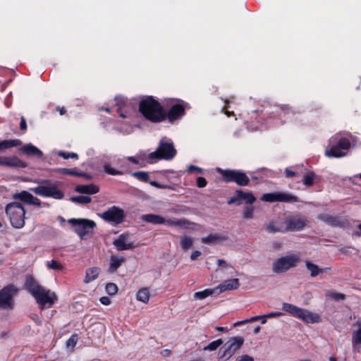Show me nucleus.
<instances>
[{
	"label": "nucleus",
	"instance_id": "55",
	"mask_svg": "<svg viewBox=\"0 0 361 361\" xmlns=\"http://www.w3.org/2000/svg\"><path fill=\"white\" fill-rule=\"evenodd\" d=\"M20 129L23 131L27 130V123L24 116H22L20 118Z\"/></svg>",
	"mask_w": 361,
	"mask_h": 361
},
{
	"label": "nucleus",
	"instance_id": "60",
	"mask_svg": "<svg viewBox=\"0 0 361 361\" xmlns=\"http://www.w3.org/2000/svg\"><path fill=\"white\" fill-rule=\"evenodd\" d=\"M216 263L219 267L224 266V267H225L226 269L231 267V266L227 264L226 262L224 259H217Z\"/></svg>",
	"mask_w": 361,
	"mask_h": 361
},
{
	"label": "nucleus",
	"instance_id": "38",
	"mask_svg": "<svg viewBox=\"0 0 361 361\" xmlns=\"http://www.w3.org/2000/svg\"><path fill=\"white\" fill-rule=\"evenodd\" d=\"M116 105L118 106L117 111L122 118H126V115L123 113V107L126 105L127 99L121 97H116Z\"/></svg>",
	"mask_w": 361,
	"mask_h": 361
},
{
	"label": "nucleus",
	"instance_id": "16",
	"mask_svg": "<svg viewBox=\"0 0 361 361\" xmlns=\"http://www.w3.org/2000/svg\"><path fill=\"white\" fill-rule=\"evenodd\" d=\"M256 200L254 195L250 192H245L242 190H237L233 197L228 201V204L240 205L243 203L251 204Z\"/></svg>",
	"mask_w": 361,
	"mask_h": 361
},
{
	"label": "nucleus",
	"instance_id": "56",
	"mask_svg": "<svg viewBox=\"0 0 361 361\" xmlns=\"http://www.w3.org/2000/svg\"><path fill=\"white\" fill-rule=\"evenodd\" d=\"M283 315V313L281 312H272L269 314H265V317H267L268 318H272V317H278Z\"/></svg>",
	"mask_w": 361,
	"mask_h": 361
},
{
	"label": "nucleus",
	"instance_id": "51",
	"mask_svg": "<svg viewBox=\"0 0 361 361\" xmlns=\"http://www.w3.org/2000/svg\"><path fill=\"white\" fill-rule=\"evenodd\" d=\"M207 181L204 177L200 176L196 180V185L197 188H204L207 185Z\"/></svg>",
	"mask_w": 361,
	"mask_h": 361
},
{
	"label": "nucleus",
	"instance_id": "46",
	"mask_svg": "<svg viewBox=\"0 0 361 361\" xmlns=\"http://www.w3.org/2000/svg\"><path fill=\"white\" fill-rule=\"evenodd\" d=\"M105 290L109 295H114L118 292V286L116 283H108L106 285Z\"/></svg>",
	"mask_w": 361,
	"mask_h": 361
},
{
	"label": "nucleus",
	"instance_id": "3",
	"mask_svg": "<svg viewBox=\"0 0 361 361\" xmlns=\"http://www.w3.org/2000/svg\"><path fill=\"white\" fill-rule=\"evenodd\" d=\"M350 147L351 143L348 138L335 135L328 140L324 155L329 158H341L348 154Z\"/></svg>",
	"mask_w": 361,
	"mask_h": 361
},
{
	"label": "nucleus",
	"instance_id": "47",
	"mask_svg": "<svg viewBox=\"0 0 361 361\" xmlns=\"http://www.w3.org/2000/svg\"><path fill=\"white\" fill-rule=\"evenodd\" d=\"M104 170L106 173L112 175V176L123 174L122 171L112 168L109 164H104Z\"/></svg>",
	"mask_w": 361,
	"mask_h": 361
},
{
	"label": "nucleus",
	"instance_id": "29",
	"mask_svg": "<svg viewBox=\"0 0 361 361\" xmlns=\"http://www.w3.org/2000/svg\"><path fill=\"white\" fill-rule=\"evenodd\" d=\"M305 266L307 269L310 271V276L312 277L318 276L319 274L323 273L324 270L331 269V267H325L324 269L319 268L317 264L310 261H307L305 262Z\"/></svg>",
	"mask_w": 361,
	"mask_h": 361
},
{
	"label": "nucleus",
	"instance_id": "59",
	"mask_svg": "<svg viewBox=\"0 0 361 361\" xmlns=\"http://www.w3.org/2000/svg\"><path fill=\"white\" fill-rule=\"evenodd\" d=\"M201 254H202L201 252L198 251V250H195V251L192 252L190 255L191 260H192V261L196 260L201 255Z\"/></svg>",
	"mask_w": 361,
	"mask_h": 361
},
{
	"label": "nucleus",
	"instance_id": "9",
	"mask_svg": "<svg viewBox=\"0 0 361 361\" xmlns=\"http://www.w3.org/2000/svg\"><path fill=\"white\" fill-rule=\"evenodd\" d=\"M300 261V257L295 254H291L277 259L272 264V271L275 274H281L291 268L296 267Z\"/></svg>",
	"mask_w": 361,
	"mask_h": 361
},
{
	"label": "nucleus",
	"instance_id": "26",
	"mask_svg": "<svg viewBox=\"0 0 361 361\" xmlns=\"http://www.w3.org/2000/svg\"><path fill=\"white\" fill-rule=\"evenodd\" d=\"M81 240H87L93 234L94 227H72Z\"/></svg>",
	"mask_w": 361,
	"mask_h": 361
},
{
	"label": "nucleus",
	"instance_id": "53",
	"mask_svg": "<svg viewBox=\"0 0 361 361\" xmlns=\"http://www.w3.org/2000/svg\"><path fill=\"white\" fill-rule=\"evenodd\" d=\"M236 361H254V358L248 355L238 356Z\"/></svg>",
	"mask_w": 361,
	"mask_h": 361
},
{
	"label": "nucleus",
	"instance_id": "39",
	"mask_svg": "<svg viewBox=\"0 0 361 361\" xmlns=\"http://www.w3.org/2000/svg\"><path fill=\"white\" fill-rule=\"evenodd\" d=\"M224 343L221 338H219L209 343L207 346L204 347V350L214 351L216 350Z\"/></svg>",
	"mask_w": 361,
	"mask_h": 361
},
{
	"label": "nucleus",
	"instance_id": "35",
	"mask_svg": "<svg viewBox=\"0 0 361 361\" xmlns=\"http://www.w3.org/2000/svg\"><path fill=\"white\" fill-rule=\"evenodd\" d=\"M317 179V176L313 171H309L307 174L304 175L302 178V183L306 187L312 186L314 181Z\"/></svg>",
	"mask_w": 361,
	"mask_h": 361
},
{
	"label": "nucleus",
	"instance_id": "8",
	"mask_svg": "<svg viewBox=\"0 0 361 361\" xmlns=\"http://www.w3.org/2000/svg\"><path fill=\"white\" fill-rule=\"evenodd\" d=\"M42 183V185L33 188L31 190L35 194L42 197H52L56 200H61L64 197L63 192L50 180H45Z\"/></svg>",
	"mask_w": 361,
	"mask_h": 361
},
{
	"label": "nucleus",
	"instance_id": "4",
	"mask_svg": "<svg viewBox=\"0 0 361 361\" xmlns=\"http://www.w3.org/2000/svg\"><path fill=\"white\" fill-rule=\"evenodd\" d=\"M177 154L176 149L171 139L162 138L156 151L148 154L145 158L147 163L152 164L158 160H171Z\"/></svg>",
	"mask_w": 361,
	"mask_h": 361
},
{
	"label": "nucleus",
	"instance_id": "24",
	"mask_svg": "<svg viewBox=\"0 0 361 361\" xmlns=\"http://www.w3.org/2000/svg\"><path fill=\"white\" fill-rule=\"evenodd\" d=\"M20 151L28 156H36L38 158H42L43 156L42 152L32 144L24 145L20 148Z\"/></svg>",
	"mask_w": 361,
	"mask_h": 361
},
{
	"label": "nucleus",
	"instance_id": "54",
	"mask_svg": "<svg viewBox=\"0 0 361 361\" xmlns=\"http://www.w3.org/2000/svg\"><path fill=\"white\" fill-rule=\"evenodd\" d=\"M288 226H306L305 222L303 220L298 219L297 221H290Z\"/></svg>",
	"mask_w": 361,
	"mask_h": 361
},
{
	"label": "nucleus",
	"instance_id": "6",
	"mask_svg": "<svg viewBox=\"0 0 361 361\" xmlns=\"http://www.w3.org/2000/svg\"><path fill=\"white\" fill-rule=\"evenodd\" d=\"M217 171L225 183H235L238 186H247L250 183L249 177L243 171L218 169Z\"/></svg>",
	"mask_w": 361,
	"mask_h": 361
},
{
	"label": "nucleus",
	"instance_id": "1",
	"mask_svg": "<svg viewBox=\"0 0 361 361\" xmlns=\"http://www.w3.org/2000/svg\"><path fill=\"white\" fill-rule=\"evenodd\" d=\"M24 288L32 295L41 310L51 307L58 300L54 292L39 285L31 275L26 276Z\"/></svg>",
	"mask_w": 361,
	"mask_h": 361
},
{
	"label": "nucleus",
	"instance_id": "14",
	"mask_svg": "<svg viewBox=\"0 0 361 361\" xmlns=\"http://www.w3.org/2000/svg\"><path fill=\"white\" fill-rule=\"evenodd\" d=\"M263 115H267L269 118H279L280 119H286L289 116L293 115V111L288 105H275L266 109L265 108L261 111Z\"/></svg>",
	"mask_w": 361,
	"mask_h": 361
},
{
	"label": "nucleus",
	"instance_id": "12",
	"mask_svg": "<svg viewBox=\"0 0 361 361\" xmlns=\"http://www.w3.org/2000/svg\"><path fill=\"white\" fill-rule=\"evenodd\" d=\"M100 216L108 223L118 225L123 223L126 214L123 209L117 206H112L108 208L107 210L102 212L100 214Z\"/></svg>",
	"mask_w": 361,
	"mask_h": 361
},
{
	"label": "nucleus",
	"instance_id": "44",
	"mask_svg": "<svg viewBox=\"0 0 361 361\" xmlns=\"http://www.w3.org/2000/svg\"><path fill=\"white\" fill-rule=\"evenodd\" d=\"M47 266L49 269H53L55 271H61L63 268L62 264H59L57 261H56L54 259L48 261L47 262Z\"/></svg>",
	"mask_w": 361,
	"mask_h": 361
},
{
	"label": "nucleus",
	"instance_id": "13",
	"mask_svg": "<svg viewBox=\"0 0 361 361\" xmlns=\"http://www.w3.org/2000/svg\"><path fill=\"white\" fill-rule=\"evenodd\" d=\"M244 343V338L241 336H235L231 338L225 343V349L222 354L219 355V360H229L234 353L239 350Z\"/></svg>",
	"mask_w": 361,
	"mask_h": 361
},
{
	"label": "nucleus",
	"instance_id": "10",
	"mask_svg": "<svg viewBox=\"0 0 361 361\" xmlns=\"http://www.w3.org/2000/svg\"><path fill=\"white\" fill-rule=\"evenodd\" d=\"M174 101L176 104H171V108L166 113L164 109V121L168 120L169 123H173L174 121L180 119L185 114V109L188 104L180 99H171V103Z\"/></svg>",
	"mask_w": 361,
	"mask_h": 361
},
{
	"label": "nucleus",
	"instance_id": "7",
	"mask_svg": "<svg viewBox=\"0 0 361 361\" xmlns=\"http://www.w3.org/2000/svg\"><path fill=\"white\" fill-rule=\"evenodd\" d=\"M11 226H24L25 219V210L20 203L13 202L8 203L5 208Z\"/></svg>",
	"mask_w": 361,
	"mask_h": 361
},
{
	"label": "nucleus",
	"instance_id": "62",
	"mask_svg": "<svg viewBox=\"0 0 361 361\" xmlns=\"http://www.w3.org/2000/svg\"><path fill=\"white\" fill-rule=\"evenodd\" d=\"M246 323H249L247 319H245V320L238 321L235 323H234L233 326L234 327H236V326H240V325L246 324Z\"/></svg>",
	"mask_w": 361,
	"mask_h": 361
},
{
	"label": "nucleus",
	"instance_id": "11",
	"mask_svg": "<svg viewBox=\"0 0 361 361\" xmlns=\"http://www.w3.org/2000/svg\"><path fill=\"white\" fill-rule=\"evenodd\" d=\"M18 289L13 284H8L0 290V309L11 310L14 305V295Z\"/></svg>",
	"mask_w": 361,
	"mask_h": 361
},
{
	"label": "nucleus",
	"instance_id": "27",
	"mask_svg": "<svg viewBox=\"0 0 361 361\" xmlns=\"http://www.w3.org/2000/svg\"><path fill=\"white\" fill-rule=\"evenodd\" d=\"M358 329L352 333V345L354 350L359 351L361 348V324L357 323Z\"/></svg>",
	"mask_w": 361,
	"mask_h": 361
},
{
	"label": "nucleus",
	"instance_id": "37",
	"mask_svg": "<svg viewBox=\"0 0 361 361\" xmlns=\"http://www.w3.org/2000/svg\"><path fill=\"white\" fill-rule=\"evenodd\" d=\"M192 244L193 240L191 237L188 235L180 237V245L184 251H186L188 249H190L192 247Z\"/></svg>",
	"mask_w": 361,
	"mask_h": 361
},
{
	"label": "nucleus",
	"instance_id": "41",
	"mask_svg": "<svg viewBox=\"0 0 361 361\" xmlns=\"http://www.w3.org/2000/svg\"><path fill=\"white\" fill-rule=\"evenodd\" d=\"M56 172L63 174L76 176L77 171L74 169L58 168L54 170Z\"/></svg>",
	"mask_w": 361,
	"mask_h": 361
},
{
	"label": "nucleus",
	"instance_id": "52",
	"mask_svg": "<svg viewBox=\"0 0 361 361\" xmlns=\"http://www.w3.org/2000/svg\"><path fill=\"white\" fill-rule=\"evenodd\" d=\"M254 210L252 207H246L243 211V216L250 219L252 217Z\"/></svg>",
	"mask_w": 361,
	"mask_h": 361
},
{
	"label": "nucleus",
	"instance_id": "2",
	"mask_svg": "<svg viewBox=\"0 0 361 361\" xmlns=\"http://www.w3.org/2000/svg\"><path fill=\"white\" fill-rule=\"evenodd\" d=\"M138 109L140 114L152 123L164 121V107L153 96H147L142 99Z\"/></svg>",
	"mask_w": 361,
	"mask_h": 361
},
{
	"label": "nucleus",
	"instance_id": "64",
	"mask_svg": "<svg viewBox=\"0 0 361 361\" xmlns=\"http://www.w3.org/2000/svg\"><path fill=\"white\" fill-rule=\"evenodd\" d=\"M215 329L218 331H224V332L228 331V330L226 327H222V326H216V327H215Z\"/></svg>",
	"mask_w": 361,
	"mask_h": 361
},
{
	"label": "nucleus",
	"instance_id": "20",
	"mask_svg": "<svg viewBox=\"0 0 361 361\" xmlns=\"http://www.w3.org/2000/svg\"><path fill=\"white\" fill-rule=\"evenodd\" d=\"M113 244L118 251L133 250L135 248L133 243L128 240V235L126 233L120 235L118 238L113 242Z\"/></svg>",
	"mask_w": 361,
	"mask_h": 361
},
{
	"label": "nucleus",
	"instance_id": "18",
	"mask_svg": "<svg viewBox=\"0 0 361 361\" xmlns=\"http://www.w3.org/2000/svg\"><path fill=\"white\" fill-rule=\"evenodd\" d=\"M13 198L28 204L37 205L38 207H40L42 204V202L39 199L34 197L30 192L26 190H22L20 192L13 194Z\"/></svg>",
	"mask_w": 361,
	"mask_h": 361
},
{
	"label": "nucleus",
	"instance_id": "57",
	"mask_svg": "<svg viewBox=\"0 0 361 361\" xmlns=\"http://www.w3.org/2000/svg\"><path fill=\"white\" fill-rule=\"evenodd\" d=\"M76 176L78 177H83L87 180H91L92 179V176L90 175L89 173H85V172H78L77 171V174H76Z\"/></svg>",
	"mask_w": 361,
	"mask_h": 361
},
{
	"label": "nucleus",
	"instance_id": "21",
	"mask_svg": "<svg viewBox=\"0 0 361 361\" xmlns=\"http://www.w3.org/2000/svg\"><path fill=\"white\" fill-rule=\"evenodd\" d=\"M240 286V281L238 279H228L222 282L216 288L217 295L226 290H235Z\"/></svg>",
	"mask_w": 361,
	"mask_h": 361
},
{
	"label": "nucleus",
	"instance_id": "49",
	"mask_svg": "<svg viewBox=\"0 0 361 361\" xmlns=\"http://www.w3.org/2000/svg\"><path fill=\"white\" fill-rule=\"evenodd\" d=\"M348 228L347 232L353 237H360L361 236V227H346Z\"/></svg>",
	"mask_w": 361,
	"mask_h": 361
},
{
	"label": "nucleus",
	"instance_id": "63",
	"mask_svg": "<svg viewBox=\"0 0 361 361\" xmlns=\"http://www.w3.org/2000/svg\"><path fill=\"white\" fill-rule=\"evenodd\" d=\"M128 160L133 164H137L139 163L137 158L135 157H128Z\"/></svg>",
	"mask_w": 361,
	"mask_h": 361
},
{
	"label": "nucleus",
	"instance_id": "28",
	"mask_svg": "<svg viewBox=\"0 0 361 361\" xmlns=\"http://www.w3.org/2000/svg\"><path fill=\"white\" fill-rule=\"evenodd\" d=\"M100 274V269L99 267H94L88 268L85 272V277L84 279L85 283H89L92 281H94L97 279Z\"/></svg>",
	"mask_w": 361,
	"mask_h": 361
},
{
	"label": "nucleus",
	"instance_id": "32",
	"mask_svg": "<svg viewBox=\"0 0 361 361\" xmlns=\"http://www.w3.org/2000/svg\"><path fill=\"white\" fill-rule=\"evenodd\" d=\"M22 142L20 140L16 139V140H5L0 142V152L4 151L5 149L13 147H18L21 145Z\"/></svg>",
	"mask_w": 361,
	"mask_h": 361
},
{
	"label": "nucleus",
	"instance_id": "61",
	"mask_svg": "<svg viewBox=\"0 0 361 361\" xmlns=\"http://www.w3.org/2000/svg\"><path fill=\"white\" fill-rule=\"evenodd\" d=\"M286 177L287 178H291L296 175V173L295 171H290L288 169L285 171Z\"/></svg>",
	"mask_w": 361,
	"mask_h": 361
},
{
	"label": "nucleus",
	"instance_id": "43",
	"mask_svg": "<svg viewBox=\"0 0 361 361\" xmlns=\"http://www.w3.org/2000/svg\"><path fill=\"white\" fill-rule=\"evenodd\" d=\"M326 296L331 298L335 301L344 300L346 298L345 295L341 293L329 292L326 294Z\"/></svg>",
	"mask_w": 361,
	"mask_h": 361
},
{
	"label": "nucleus",
	"instance_id": "50",
	"mask_svg": "<svg viewBox=\"0 0 361 361\" xmlns=\"http://www.w3.org/2000/svg\"><path fill=\"white\" fill-rule=\"evenodd\" d=\"M187 171L188 173H193V172H196L197 173H199V174H202L204 173V169L197 166H195V165H190L188 168V170Z\"/></svg>",
	"mask_w": 361,
	"mask_h": 361
},
{
	"label": "nucleus",
	"instance_id": "25",
	"mask_svg": "<svg viewBox=\"0 0 361 361\" xmlns=\"http://www.w3.org/2000/svg\"><path fill=\"white\" fill-rule=\"evenodd\" d=\"M141 220L153 224H164L165 223V219L160 215L154 214H143L140 217Z\"/></svg>",
	"mask_w": 361,
	"mask_h": 361
},
{
	"label": "nucleus",
	"instance_id": "31",
	"mask_svg": "<svg viewBox=\"0 0 361 361\" xmlns=\"http://www.w3.org/2000/svg\"><path fill=\"white\" fill-rule=\"evenodd\" d=\"M303 227H266V231L269 233L276 232L287 233L290 231H300Z\"/></svg>",
	"mask_w": 361,
	"mask_h": 361
},
{
	"label": "nucleus",
	"instance_id": "22",
	"mask_svg": "<svg viewBox=\"0 0 361 361\" xmlns=\"http://www.w3.org/2000/svg\"><path fill=\"white\" fill-rule=\"evenodd\" d=\"M228 236L224 234L214 233L202 238V242L205 244H216L227 240Z\"/></svg>",
	"mask_w": 361,
	"mask_h": 361
},
{
	"label": "nucleus",
	"instance_id": "33",
	"mask_svg": "<svg viewBox=\"0 0 361 361\" xmlns=\"http://www.w3.org/2000/svg\"><path fill=\"white\" fill-rule=\"evenodd\" d=\"M68 223L71 226H96L94 221L87 219H70L68 220Z\"/></svg>",
	"mask_w": 361,
	"mask_h": 361
},
{
	"label": "nucleus",
	"instance_id": "40",
	"mask_svg": "<svg viewBox=\"0 0 361 361\" xmlns=\"http://www.w3.org/2000/svg\"><path fill=\"white\" fill-rule=\"evenodd\" d=\"M71 200L74 202H78L82 204H87L91 202L92 200L89 196L78 195L71 197Z\"/></svg>",
	"mask_w": 361,
	"mask_h": 361
},
{
	"label": "nucleus",
	"instance_id": "45",
	"mask_svg": "<svg viewBox=\"0 0 361 361\" xmlns=\"http://www.w3.org/2000/svg\"><path fill=\"white\" fill-rule=\"evenodd\" d=\"M58 155L62 158H63L64 159H78V154L77 153H75V152H64V151H59L58 152Z\"/></svg>",
	"mask_w": 361,
	"mask_h": 361
},
{
	"label": "nucleus",
	"instance_id": "23",
	"mask_svg": "<svg viewBox=\"0 0 361 361\" xmlns=\"http://www.w3.org/2000/svg\"><path fill=\"white\" fill-rule=\"evenodd\" d=\"M75 191L79 193L94 195L99 191V188L97 185L94 184L78 185L75 188Z\"/></svg>",
	"mask_w": 361,
	"mask_h": 361
},
{
	"label": "nucleus",
	"instance_id": "36",
	"mask_svg": "<svg viewBox=\"0 0 361 361\" xmlns=\"http://www.w3.org/2000/svg\"><path fill=\"white\" fill-rule=\"evenodd\" d=\"M137 300L147 303L149 300V291L147 288L140 289L136 294Z\"/></svg>",
	"mask_w": 361,
	"mask_h": 361
},
{
	"label": "nucleus",
	"instance_id": "34",
	"mask_svg": "<svg viewBox=\"0 0 361 361\" xmlns=\"http://www.w3.org/2000/svg\"><path fill=\"white\" fill-rule=\"evenodd\" d=\"M214 294H217L216 288H214L212 289L207 288L202 291L196 292L194 294V298L197 300H203V299L206 298L207 297L214 295Z\"/></svg>",
	"mask_w": 361,
	"mask_h": 361
},
{
	"label": "nucleus",
	"instance_id": "58",
	"mask_svg": "<svg viewBox=\"0 0 361 361\" xmlns=\"http://www.w3.org/2000/svg\"><path fill=\"white\" fill-rule=\"evenodd\" d=\"M99 301L104 305H109L111 303V300L107 296H103L99 298Z\"/></svg>",
	"mask_w": 361,
	"mask_h": 361
},
{
	"label": "nucleus",
	"instance_id": "15",
	"mask_svg": "<svg viewBox=\"0 0 361 361\" xmlns=\"http://www.w3.org/2000/svg\"><path fill=\"white\" fill-rule=\"evenodd\" d=\"M261 200L267 202H296L298 198L291 194L282 192H268L262 195Z\"/></svg>",
	"mask_w": 361,
	"mask_h": 361
},
{
	"label": "nucleus",
	"instance_id": "48",
	"mask_svg": "<svg viewBox=\"0 0 361 361\" xmlns=\"http://www.w3.org/2000/svg\"><path fill=\"white\" fill-rule=\"evenodd\" d=\"M78 340V336L77 334H74L66 341V346L68 348H73L77 344Z\"/></svg>",
	"mask_w": 361,
	"mask_h": 361
},
{
	"label": "nucleus",
	"instance_id": "5",
	"mask_svg": "<svg viewBox=\"0 0 361 361\" xmlns=\"http://www.w3.org/2000/svg\"><path fill=\"white\" fill-rule=\"evenodd\" d=\"M282 310L306 324H318L322 321L319 314L298 307L290 303L283 302Z\"/></svg>",
	"mask_w": 361,
	"mask_h": 361
},
{
	"label": "nucleus",
	"instance_id": "30",
	"mask_svg": "<svg viewBox=\"0 0 361 361\" xmlns=\"http://www.w3.org/2000/svg\"><path fill=\"white\" fill-rule=\"evenodd\" d=\"M124 262V257L112 255L110 258L109 271H116Z\"/></svg>",
	"mask_w": 361,
	"mask_h": 361
},
{
	"label": "nucleus",
	"instance_id": "42",
	"mask_svg": "<svg viewBox=\"0 0 361 361\" xmlns=\"http://www.w3.org/2000/svg\"><path fill=\"white\" fill-rule=\"evenodd\" d=\"M320 219L325 223L330 224L331 226H338L336 218L335 216L324 214L322 215Z\"/></svg>",
	"mask_w": 361,
	"mask_h": 361
},
{
	"label": "nucleus",
	"instance_id": "17",
	"mask_svg": "<svg viewBox=\"0 0 361 361\" xmlns=\"http://www.w3.org/2000/svg\"><path fill=\"white\" fill-rule=\"evenodd\" d=\"M132 176L137 180L149 183L152 186H154L160 189H173V186L169 185L161 184L156 180H149V176L147 172L145 171H136L132 173Z\"/></svg>",
	"mask_w": 361,
	"mask_h": 361
},
{
	"label": "nucleus",
	"instance_id": "19",
	"mask_svg": "<svg viewBox=\"0 0 361 361\" xmlns=\"http://www.w3.org/2000/svg\"><path fill=\"white\" fill-rule=\"evenodd\" d=\"M0 166L25 168L27 167V164L17 157H0Z\"/></svg>",
	"mask_w": 361,
	"mask_h": 361
}]
</instances>
